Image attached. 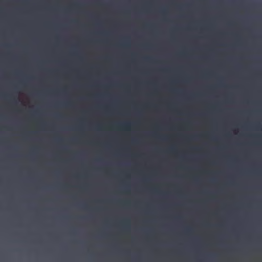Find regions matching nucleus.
Returning a JSON list of instances; mask_svg holds the SVG:
<instances>
[{"label": "nucleus", "instance_id": "f257e3e1", "mask_svg": "<svg viewBox=\"0 0 262 262\" xmlns=\"http://www.w3.org/2000/svg\"><path fill=\"white\" fill-rule=\"evenodd\" d=\"M128 124H126L125 125V127L126 129H128Z\"/></svg>", "mask_w": 262, "mask_h": 262}]
</instances>
